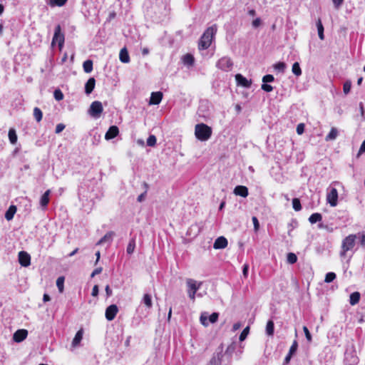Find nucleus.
<instances>
[{"label":"nucleus","instance_id":"49","mask_svg":"<svg viewBox=\"0 0 365 365\" xmlns=\"http://www.w3.org/2000/svg\"><path fill=\"white\" fill-rule=\"evenodd\" d=\"M249 329H250L249 327H247L246 328H245L243 329V331L241 332L240 337H239L240 341H242L246 339V337L249 333Z\"/></svg>","mask_w":365,"mask_h":365},{"label":"nucleus","instance_id":"57","mask_svg":"<svg viewBox=\"0 0 365 365\" xmlns=\"http://www.w3.org/2000/svg\"><path fill=\"white\" fill-rule=\"evenodd\" d=\"M359 235V242H360V244L363 246V247H365V234L364 233H359L358 234Z\"/></svg>","mask_w":365,"mask_h":365},{"label":"nucleus","instance_id":"61","mask_svg":"<svg viewBox=\"0 0 365 365\" xmlns=\"http://www.w3.org/2000/svg\"><path fill=\"white\" fill-rule=\"evenodd\" d=\"M98 292H99L98 286L94 285L93 287V289H92V293H91L92 296L97 297L98 294Z\"/></svg>","mask_w":365,"mask_h":365},{"label":"nucleus","instance_id":"20","mask_svg":"<svg viewBox=\"0 0 365 365\" xmlns=\"http://www.w3.org/2000/svg\"><path fill=\"white\" fill-rule=\"evenodd\" d=\"M115 233L113 231L108 232L98 242L97 245H102L103 243L108 242L110 244L113 241V237Z\"/></svg>","mask_w":365,"mask_h":365},{"label":"nucleus","instance_id":"64","mask_svg":"<svg viewBox=\"0 0 365 365\" xmlns=\"http://www.w3.org/2000/svg\"><path fill=\"white\" fill-rule=\"evenodd\" d=\"M260 23H261L260 19L257 18L256 19H255L252 21V26H253V27L257 28L260 25Z\"/></svg>","mask_w":365,"mask_h":365},{"label":"nucleus","instance_id":"33","mask_svg":"<svg viewBox=\"0 0 365 365\" xmlns=\"http://www.w3.org/2000/svg\"><path fill=\"white\" fill-rule=\"evenodd\" d=\"M83 71L86 73H89L93 71V61L91 60H86L83 63Z\"/></svg>","mask_w":365,"mask_h":365},{"label":"nucleus","instance_id":"41","mask_svg":"<svg viewBox=\"0 0 365 365\" xmlns=\"http://www.w3.org/2000/svg\"><path fill=\"white\" fill-rule=\"evenodd\" d=\"M336 274L334 272H330L326 274L324 282L326 283H330L333 282L336 279Z\"/></svg>","mask_w":365,"mask_h":365},{"label":"nucleus","instance_id":"1","mask_svg":"<svg viewBox=\"0 0 365 365\" xmlns=\"http://www.w3.org/2000/svg\"><path fill=\"white\" fill-rule=\"evenodd\" d=\"M217 30V26L216 24H214L210 27H208L202 36L200 37L198 43V48L200 50H205L210 47L211 45L212 41L216 34Z\"/></svg>","mask_w":365,"mask_h":365},{"label":"nucleus","instance_id":"53","mask_svg":"<svg viewBox=\"0 0 365 365\" xmlns=\"http://www.w3.org/2000/svg\"><path fill=\"white\" fill-rule=\"evenodd\" d=\"M303 331L304 332V334H305V336H306V339L307 340L309 341V342H311L312 340V334H310L308 328L307 327H303Z\"/></svg>","mask_w":365,"mask_h":365},{"label":"nucleus","instance_id":"25","mask_svg":"<svg viewBox=\"0 0 365 365\" xmlns=\"http://www.w3.org/2000/svg\"><path fill=\"white\" fill-rule=\"evenodd\" d=\"M316 26H317V31H318V36H319V38L321 39V40H324V26L322 24V20L320 18H319L316 22Z\"/></svg>","mask_w":365,"mask_h":365},{"label":"nucleus","instance_id":"54","mask_svg":"<svg viewBox=\"0 0 365 365\" xmlns=\"http://www.w3.org/2000/svg\"><path fill=\"white\" fill-rule=\"evenodd\" d=\"M261 88L266 92H271L273 90V87L267 83H263Z\"/></svg>","mask_w":365,"mask_h":365},{"label":"nucleus","instance_id":"38","mask_svg":"<svg viewBox=\"0 0 365 365\" xmlns=\"http://www.w3.org/2000/svg\"><path fill=\"white\" fill-rule=\"evenodd\" d=\"M143 187H145V190L144 192H143L142 194H140L138 197L137 200L139 202H143L145 200V197L146 194H147L148 189L149 187L148 184L147 182H144L143 183Z\"/></svg>","mask_w":365,"mask_h":365},{"label":"nucleus","instance_id":"36","mask_svg":"<svg viewBox=\"0 0 365 365\" xmlns=\"http://www.w3.org/2000/svg\"><path fill=\"white\" fill-rule=\"evenodd\" d=\"M64 281L65 278L63 276L58 277L56 279V286L61 293H62L64 289Z\"/></svg>","mask_w":365,"mask_h":365},{"label":"nucleus","instance_id":"2","mask_svg":"<svg viewBox=\"0 0 365 365\" xmlns=\"http://www.w3.org/2000/svg\"><path fill=\"white\" fill-rule=\"evenodd\" d=\"M212 128L205 123H198L195 127V138L200 141H207L212 135Z\"/></svg>","mask_w":365,"mask_h":365},{"label":"nucleus","instance_id":"44","mask_svg":"<svg viewBox=\"0 0 365 365\" xmlns=\"http://www.w3.org/2000/svg\"><path fill=\"white\" fill-rule=\"evenodd\" d=\"M157 139L154 135H150L147 139V145L150 147H153L156 145Z\"/></svg>","mask_w":365,"mask_h":365},{"label":"nucleus","instance_id":"43","mask_svg":"<svg viewBox=\"0 0 365 365\" xmlns=\"http://www.w3.org/2000/svg\"><path fill=\"white\" fill-rule=\"evenodd\" d=\"M200 321L203 326L207 327L210 324L207 313H202L200 317Z\"/></svg>","mask_w":365,"mask_h":365},{"label":"nucleus","instance_id":"42","mask_svg":"<svg viewBox=\"0 0 365 365\" xmlns=\"http://www.w3.org/2000/svg\"><path fill=\"white\" fill-rule=\"evenodd\" d=\"M292 207L295 211H300L302 210V205L299 198H294L292 200Z\"/></svg>","mask_w":365,"mask_h":365},{"label":"nucleus","instance_id":"23","mask_svg":"<svg viewBox=\"0 0 365 365\" xmlns=\"http://www.w3.org/2000/svg\"><path fill=\"white\" fill-rule=\"evenodd\" d=\"M119 58L121 62L127 63L130 61V57L126 48H123L120 50L119 54Z\"/></svg>","mask_w":365,"mask_h":365},{"label":"nucleus","instance_id":"58","mask_svg":"<svg viewBox=\"0 0 365 365\" xmlns=\"http://www.w3.org/2000/svg\"><path fill=\"white\" fill-rule=\"evenodd\" d=\"M332 1L334 7L339 9L343 4L344 0H332Z\"/></svg>","mask_w":365,"mask_h":365},{"label":"nucleus","instance_id":"4","mask_svg":"<svg viewBox=\"0 0 365 365\" xmlns=\"http://www.w3.org/2000/svg\"><path fill=\"white\" fill-rule=\"evenodd\" d=\"M103 108L101 102L96 101L91 104L88 113L91 116L98 118L103 113Z\"/></svg>","mask_w":365,"mask_h":365},{"label":"nucleus","instance_id":"13","mask_svg":"<svg viewBox=\"0 0 365 365\" xmlns=\"http://www.w3.org/2000/svg\"><path fill=\"white\" fill-rule=\"evenodd\" d=\"M186 284L188 291H192L196 292L202 285V282H197L196 280L192 279H187Z\"/></svg>","mask_w":365,"mask_h":365},{"label":"nucleus","instance_id":"16","mask_svg":"<svg viewBox=\"0 0 365 365\" xmlns=\"http://www.w3.org/2000/svg\"><path fill=\"white\" fill-rule=\"evenodd\" d=\"M222 349L217 352L214 353L207 365H221V359L222 357Z\"/></svg>","mask_w":365,"mask_h":365},{"label":"nucleus","instance_id":"8","mask_svg":"<svg viewBox=\"0 0 365 365\" xmlns=\"http://www.w3.org/2000/svg\"><path fill=\"white\" fill-rule=\"evenodd\" d=\"M18 258L19 262L22 267H26L31 264V256L28 252L25 251L19 252Z\"/></svg>","mask_w":365,"mask_h":365},{"label":"nucleus","instance_id":"19","mask_svg":"<svg viewBox=\"0 0 365 365\" xmlns=\"http://www.w3.org/2000/svg\"><path fill=\"white\" fill-rule=\"evenodd\" d=\"M345 360L349 365H356L359 362V358L353 353H346Z\"/></svg>","mask_w":365,"mask_h":365},{"label":"nucleus","instance_id":"29","mask_svg":"<svg viewBox=\"0 0 365 365\" xmlns=\"http://www.w3.org/2000/svg\"><path fill=\"white\" fill-rule=\"evenodd\" d=\"M182 61L184 64L187 66H192L195 62V58L192 55L187 53L182 57Z\"/></svg>","mask_w":365,"mask_h":365},{"label":"nucleus","instance_id":"30","mask_svg":"<svg viewBox=\"0 0 365 365\" xmlns=\"http://www.w3.org/2000/svg\"><path fill=\"white\" fill-rule=\"evenodd\" d=\"M8 135H9V139L10 143L13 145L16 144L17 142L18 138H17V135H16L15 129L10 128L9 130Z\"/></svg>","mask_w":365,"mask_h":365},{"label":"nucleus","instance_id":"51","mask_svg":"<svg viewBox=\"0 0 365 365\" xmlns=\"http://www.w3.org/2000/svg\"><path fill=\"white\" fill-rule=\"evenodd\" d=\"M297 347H298V343L296 340H294L289 349V353L290 354H294L296 353L297 350Z\"/></svg>","mask_w":365,"mask_h":365},{"label":"nucleus","instance_id":"39","mask_svg":"<svg viewBox=\"0 0 365 365\" xmlns=\"http://www.w3.org/2000/svg\"><path fill=\"white\" fill-rule=\"evenodd\" d=\"M286 67V64L284 62H279L274 65V69L280 73H284Z\"/></svg>","mask_w":365,"mask_h":365},{"label":"nucleus","instance_id":"52","mask_svg":"<svg viewBox=\"0 0 365 365\" xmlns=\"http://www.w3.org/2000/svg\"><path fill=\"white\" fill-rule=\"evenodd\" d=\"M252 222H253V225H254V230L255 232H257L259 229V222L258 221V219L257 217L255 216H253L252 217Z\"/></svg>","mask_w":365,"mask_h":365},{"label":"nucleus","instance_id":"31","mask_svg":"<svg viewBox=\"0 0 365 365\" xmlns=\"http://www.w3.org/2000/svg\"><path fill=\"white\" fill-rule=\"evenodd\" d=\"M274 331V324L272 320H269L266 325V334L268 336H272Z\"/></svg>","mask_w":365,"mask_h":365},{"label":"nucleus","instance_id":"60","mask_svg":"<svg viewBox=\"0 0 365 365\" xmlns=\"http://www.w3.org/2000/svg\"><path fill=\"white\" fill-rule=\"evenodd\" d=\"M248 269H249V266L248 264H245L243 265V267H242V274L244 275L245 277H247V274H248Z\"/></svg>","mask_w":365,"mask_h":365},{"label":"nucleus","instance_id":"37","mask_svg":"<svg viewBox=\"0 0 365 365\" xmlns=\"http://www.w3.org/2000/svg\"><path fill=\"white\" fill-rule=\"evenodd\" d=\"M292 71L296 76H299L302 75V69L298 62H295L292 65Z\"/></svg>","mask_w":365,"mask_h":365},{"label":"nucleus","instance_id":"28","mask_svg":"<svg viewBox=\"0 0 365 365\" xmlns=\"http://www.w3.org/2000/svg\"><path fill=\"white\" fill-rule=\"evenodd\" d=\"M142 303H143L148 309H150L153 307L151 295L150 294H145L142 299Z\"/></svg>","mask_w":365,"mask_h":365},{"label":"nucleus","instance_id":"12","mask_svg":"<svg viewBox=\"0 0 365 365\" xmlns=\"http://www.w3.org/2000/svg\"><path fill=\"white\" fill-rule=\"evenodd\" d=\"M235 80L237 81V85L241 86L245 88H250L252 84L251 80H247L245 77H244L242 74H237L235 76Z\"/></svg>","mask_w":365,"mask_h":365},{"label":"nucleus","instance_id":"10","mask_svg":"<svg viewBox=\"0 0 365 365\" xmlns=\"http://www.w3.org/2000/svg\"><path fill=\"white\" fill-rule=\"evenodd\" d=\"M227 240L225 237L221 236L215 240L213 244V248L215 250L224 249L227 246Z\"/></svg>","mask_w":365,"mask_h":365},{"label":"nucleus","instance_id":"45","mask_svg":"<svg viewBox=\"0 0 365 365\" xmlns=\"http://www.w3.org/2000/svg\"><path fill=\"white\" fill-rule=\"evenodd\" d=\"M67 1L68 0H50L49 4L51 6H62L66 3Z\"/></svg>","mask_w":365,"mask_h":365},{"label":"nucleus","instance_id":"56","mask_svg":"<svg viewBox=\"0 0 365 365\" xmlns=\"http://www.w3.org/2000/svg\"><path fill=\"white\" fill-rule=\"evenodd\" d=\"M65 127H66L65 125L63 123L57 124V125L56 127V130H55L56 133L58 134L61 132H62L64 130Z\"/></svg>","mask_w":365,"mask_h":365},{"label":"nucleus","instance_id":"9","mask_svg":"<svg viewBox=\"0 0 365 365\" xmlns=\"http://www.w3.org/2000/svg\"><path fill=\"white\" fill-rule=\"evenodd\" d=\"M118 312V308L115 304H111L108 306L106 309L105 316L108 321H112L115 319L117 313Z\"/></svg>","mask_w":365,"mask_h":365},{"label":"nucleus","instance_id":"3","mask_svg":"<svg viewBox=\"0 0 365 365\" xmlns=\"http://www.w3.org/2000/svg\"><path fill=\"white\" fill-rule=\"evenodd\" d=\"M356 237V235H349L343 240L340 252L341 257H345L346 253L354 248Z\"/></svg>","mask_w":365,"mask_h":365},{"label":"nucleus","instance_id":"34","mask_svg":"<svg viewBox=\"0 0 365 365\" xmlns=\"http://www.w3.org/2000/svg\"><path fill=\"white\" fill-rule=\"evenodd\" d=\"M33 115H34V117L35 120L38 123H39L42 120L43 113H42V111L41 110V109L39 108L35 107L34 108Z\"/></svg>","mask_w":365,"mask_h":365},{"label":"nucleus","instance_id":"17","mask_svg":"<svg viewBox=\"0 0 365 365\" xmlns=\"http://www.w3.org/2000/svg\"><path fill=\"white\" fill-rule=\"evenodd\" d=\"M233 192L235 195H239V196H241L243 197H246L249 194L247 187L245 186H243V185L236 186L234 189Z\"/></svg>","mask_w":365,"mask_h":365},{"label":"nucleus","instance_id":"14","mask_svg":"<svg viewBox=\"0 0 365 365\" xmlns=\"http://www.w3.org/2000/svg\"><path fill=\"white\" fill-rule=\"evenodd\" d=\"M163 93L160 91L153 92L151 93L149 104L150 105H158L163 99Z\"/></svg>","mask_w":365,"mask_h":365},{"label":"nucleus","instance_id":"6","mask_svg":"<svg viewBox=\"0 0 365 365\" xmlns=\"http://www.w3.org/2000/svg\"><path fill=\"white\" fill-rule=\"evenodd\" d=\"M327 201L331 207L336 206L338 202V191L335 187H330L328 188Z\"/></svg>","mask_w":365,"mask_h":365},{"label":"nucleus","instance_id":"22","mask_svg":"<svg viewBox=\"0 0 365 365\" xmlns=\"http://www.w3.org/2000/svg\"><path fill=\"white\" fill-rule=\"evenodd\" d=\"M50 193H51L50 190H46L40 199V205L43 208L46 207L49 202Z\"/></svg>","mask_w":365,"mask_h":365},{"label":"nucleus","instance_id":"62","mask_svg":"<svg viewBox=\"0 0 365 365\" xmlns=\"http://www.w3.org/2000/svg\"><path fill=\"white\" fill-rule=\"evenodd\" d=\"M107 297H110L113 294V292L109 285H107L105 288Z\"/></svg>","mask_w":365,"mask_h":365},{"label":"nucleus","instance_id":"50","mask_svg":"<svg viewBox=\"0 0 365 365\" xmlns=\"http://www.w3.org/2000/svg\"><path fill=\"white\" fill-rule=\"evenodd\" d=\"M274 78L272 75L271 74H267V75H265L263 76L262 78V82L264 83H271L272 81H274Z\"/></svg>","mask_w":365,"mask_h":365},{"label":"nucleus","instance_id":"59","mask_svg":"<svg viewBox=\"0 0 365 365\" xmlns=\"http://www.w3.org/2000/svg\"><path fill=\"white\" fill-rule=\"evenodd\" d=\"M102 270H103V268H102V267H98V268L95 269L93 271V272L91 273V277H95L96 275H97V274H100V273L102 272Z\"/></svg>","mask_w":365,"mask_h":365},{"label":"nucleus","instance_id":"46","mask_svg":"<svg viewBox=\"0 0 365 365\" xmlns=\"http://www.w3.org/2000/svg\"><path fill=\"white\" fill-rule=\"evenodd\" d=\"M53 97L56 101H59L63 100V94L60 89H56L53 92Z\"/></svg>","mask_w":365,"mask_h":365},{"label":"nucleus","instance_id":"7","mask_svg":"<svg viewBox=\"0 0 365 365\" xmlns=\"http://www.w3.org/2000/svg\"><path fill=\"white\" fill-rule=\"evenodd\" d=\"M61 29L60 25H57L55 27L54 35L51 43L52 45L58 43L60 49L63 47L64 43V35L61 33Z\"/></svg>","mask_w":365,"mask_h":365},{"label":"nucleus","instance_id":"11","mask_svg":"<svg viewBox=\"0 0 365 365\" xmlns=\"http://www.w3.org/2000/svg\"><path fill=\"white\" fill-rule=\"evenodd\" d=\"M28 335V331L26 329H19L17 330L13 336V339L16 342H21L24 341Z\"/></svg>","mask_w":365,"mask_h":365},{"label":"nucleus","instance_id":"35","mask_svg":"<svg viewBox=\"0 0 365 365\" xmlns=\"http://www.w3.org/2000/svg\"><path fill=\"white\" fill-rule=\"evenodd\" d=\"M135 248V240L134 238H132L128 242V245L126 248V252L128 255H131L133 253Z\"/></svg>","mask_w":365,"mask_h":365},{"label":"nucleus","instance_id":"40","mask_svg":"<svg viewBox=\"0 0 365 365\" xmlns=\"http://www.w3.org/2000/svg\"><path fill=\"white\" fill-rule=\"evenodd\" d=\"M287 260L288 263L292 264L297 262V257L294 253L289 252L287 254Z\"/></svg>","mask_w":365,"mask_h":365},{"label":"nucleus","instance_id":"24","mask_svg":"<svg viewBox=\"0 0 365 365\" xmlns=\"http://www.w3.org/2000/svg\"><path fill=\"white\" fill-rule=\"evenodd\" d=\"M361 298V294L359 292H354L350 294L349 303L354 306L359 303Z\"/></svg>","mask_w":365,"mask_h":365},{"label":"nucleus","instance_id":"15","mask_svg":"<svg viewBox=\"0 0 365 365\" xmlns=\"http://www.w3.org/2000/svg\"><path fill=\"white\" fill-rule=\"evenodd\" d=\"M119 133V129L116 125H112L109 128L108 131L105 135V138L106 140H111L115 138Z\"/></svg>","mask_w":365,"mask_h":365},{"label":"nucleus","instance_id":"27","mask_svg":"<svg viewBox=\"0 0 365 365\" xmlns=\"http://www.w3.org/2000/svg\"><path fill=\"white\" fill-rule=\"evenodd\" d=\"M339 132L338 130L336 128H331L330 132L328 133V135L325 137L326 141H330L334 140L338 136Z\"/></svg>","mask_w":365,"mask_h":365},{"label":"nucleus","instance_id":"55","mask_svg":"<svg viewBox=\"0 0 365 365\" xmlns=\"http://www.w3.org/2000/svg\"><path fill=\"white\" fill-rule=\"evenodd\" d=\"M304 131V123H299L297 126V133L299 135H302Z\"/></svg>","mask_w":365,"mask_h":365},{"label":"nucleus","instance_id":"21","mask_svg":"<svg viewBox=\"0 0 365 365\" xmlns=\"http://www.w3.org/2000/svg\"><path fill=\"white\" fill-rule=\"evenodd\" d=\"M17 210L16 206L11 205L5 213V218L6 220L10 221L14 218V216Z\"/></svg>","mask_w":365,"mask_h":365},{"label":"nucleus","instance_id":"26","mask_svg":"<svg viewBox=\"0 0 365 365\" xmlns=\"http://www.w3.org/2000/svg\"><path fill=\"white\" fill-rule=\"evenodd\" d=\"M83 329H80L76 332V334L72 341L73 346H77L80 344V342L81 341V340L83 339Z\"/></svg>","mask_w":365,"mask_h":365},{"label":"nucleus","instance_id":"5","mask_svg":"<svg viewBox=\"0 0 365 365\" xmlns=\"http://www.w3.org/2000/svg\"><path fill=\"white\" fill-rule=\"evenodd\" d=\"M233 66V63L230 58L224 56L218 60L216 63V66L223 71H229L232 69Z\"/></svg>","mask_w":365,"mask_h":365},{"label":"nucleus","instance_id":"18","mask_svg":"<svg viewBox=\"0 0 365 365\" xmlns=\"http://www.w3.org/2000/svg\"><path fill=\"white\" fill-rule=\"evenodd\" d=\"M96 80L94 78H90L85 84V93L89 95L92 93L95 88Z\"/></svg>","mask_w":365,"mask_h":365},{"label":"nucleus","instance_id":"32","mask_svg":"<svg viewBox=\"0 0 365 365\" xmlns=\"http://www.w3.org/2000/svg\"><path fill=\"white\" fill-rule=\"evenodd\" d=\"M322 220V216L320 213L315 212L312 214L309 217V221L311 224H314L317 222H320Z\"/></svg>","mask_w":365,"mask_h":365},{"label":"nucleus","instance_id":"48","mask_svg":"<svg viewBox=\"0 0 365 365\" xmlns=\"http://www.w3.org/2000/svg\"><path fill=\"white\" fill-rule=\"evenodd\" d=\"M219 317V314L217 312H213L208 317L209 323L214 324L215 323Z\"/></svg>","mask_w":365,"mask_h":365},{"label":"nucleus","instance_id":"47","mask_svg":"<svg viewBox=\"0 0 365 365\" xmlns=\"http://www.w3.org/2000/svg\"><path fill=\"white\" fill-rule=\"evenodd\" d=\"M351 88V82L346 81L343 85V91L345 94H348L350 92Z\"/></svg>","mask_w":365,"mask_h":365},{"label":"nucleus","instance_id":"63","mask_svg":"<svg viewBox=\"0 0 365 365\" xmlns=\"http://www.w3.org/2000/svg\"><path fill=\"white\" fill-rule=\"evenodd\" d=\"M365 152V140L362 142L358 155H361Z\"/></svg>","mask_w":365,"mask_h":365}]
</instances>
